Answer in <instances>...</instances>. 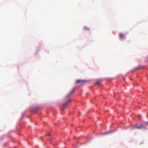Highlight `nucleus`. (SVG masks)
<instances>
[{
  "instance_id": "f257e3e1",
  "label": "nucleus",
  "mask_w": 148,
  "mask_h": 148,
  "mask_svg": "<svg viewBox=\"0 0 148 148\" xmlns=\"http://www.w3.org/2000/svg\"><path fill=\"white\" fill-rule=\"evenodd\" d=\"M71 101V99H69L68 101L64 103L62 105L61 107V109L62 110H63L65 108H66L69 105V104L70 103Z\"/></svg>"
},
{
  "instance_id": "f03ea898",
  "label": "nucleus",
  "mask_w": 148,
  "mask_h": 148,
  "mask_svg": "<svg viewBox=\"0 0 148 148\" xmlns=\"http://www.w3.org/2000/svg\"><path fill=\"white\" fill-rule=\"evenodd\" d=\"M144 127L142 125H136L134 127V129H141Z\"/></svg>"
},
{
  "instance_id": "7ed1b4c3",
  "label": "nucleus",
  "mask_w": 148,
  "mask_h": 148,
  "mask_svg": "<svg viewBox=\"0 0 148 148\" xmlns=\"http://www.w3.org/2000/svg\"><path fill=\"white\" fill-rule=\"evenodd\" d=\"M38 110V108L37 107H33L32 108L31 110L32 113H35L37 112Z\"/></svg>"
},
{
  "instance_id": "20e7f679",
  "label": "nucleus",
  "mask_w": 148,
  "mask_h": 148,
  "mask_svg": "<svg viewBox=\"0 0 148 148\" xmlns=\"http://www.w3.org/2000/svg\"><path fill=\"white\" fill-rule=\"evenodd\" d=\"M76 88H74L67 95L66 97H68L73 94L75 91Z\"/></svg>"
},
{
  "instance_id": "39448f33",
  "label": "nucleus",
  "mask_w": 148,
  "mask_h": 148,
  "mask_svg": "<svg viewBox=\"0 0 148 148\" xmlns=\"http://www.w3.org/2000/svg\"><path fill=\"white\" fill-rule=\"evenodd\" d=\"M119 38L121 39H122L125 38L124 34L123 33H120L119 35Z\"/></svg>"
},
{
  "instance_id": "423d86ee",
  "label": "nucleus",
  "mask_w": 148,
  "mask_h": 148,
  "mask_svg": "<svg viewBox=\"0 0 148 148\" xmlns=\"http://www.w3.org/2000/svg\"><path fill=\"white\" fill-rule=\"evenodd\" d=\"M83 81L80 80H77L76 81V82L77 83H82L83 82Z\"/></svg>"
},
{
  "instance_id": "0eeeda50",
  "label": "nucleus",
  "mask_w": 148,
  "mask_h": 148,
  "mask_svg": "<svg viewBox=\"0 0 148 148\" xmlns=\"http://www.w3.org/2000/svg\"><path fill=\"white\" fill-rule=\"evenodd\" d=\"M141 67L140 66H138V67H136L135 69V71L140 69Z\"/></svg>"
},
{
  "instance_id": "6e6552de",
  "label": "nucleus",
  "mask_w": 148,
  "mask_h": 148,
  "mask_svg": "<svg viewBox=\"0 0 148 148\" xmlns=\"http://www.w3.org/2000/svg\"><path fill=\"white\" fill-rule=\"evenodd\" d=\"M100 82L99 81H97L96 82V84L97 85H99L100 84Z\"/></svg>"
},
{
  "instance_id": "1a4fd4ad",
  "label": "nucleus",
  "mask_w": 148,
  "mask_h": 148,
  "mask_svg": "<svg viewBox=\"0 0 148 148\" xmlns=\"http://www.w3.org/2000/svg\"><path fill=\"white\" fill-rule=\"evenodd\" d=\"M84 28L85 29H88V30H89V28L87 27H84Z\"/></svg>"
},
{
  "instance_id": "9d476101",
  "label": "nucleus",
  "mask_w": 148,
  "mask_h": 148,
  "mask_svg": "<svg viewBox=\"0 0 148 148\" xmlns=\"http://www.w3.org/2000/svg\"><path fill=\"white\" fill-rule=\"evenodd\" d=\"M47 135H48V136H51V133H49Z\"/></svg>"
},
{
  "instance_id": "9b49d317",
  "label": "nucleus",
  "mask_w": 148,
  "mask_h": 148,
  "mask_svg": "<svg viewBox=\"0 0 148 148\" xmlns=\"http://www.w3.org/2000/svg\"><path fill=\"white\" fill-rule=\"evenodd\" d=\"M110 133V132H106V133H104V134H108V133Z\"/></svg>"
},
{
  "instance_id": "f8f14e48",
  "label": "nucleus",
  "mask_w": 148,
  "mask_h": 148,
  "mask_svg": "<svg viewBox=\"0 0 148 148\" xmlns=\"http://www.w3.org/2000/svg\"><path fill=\"white\" fill-rule=\"evenodd\" d=\"M147 124L148 125V122H147Z\"/></svg>"
}]
</instances>
